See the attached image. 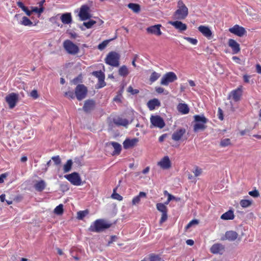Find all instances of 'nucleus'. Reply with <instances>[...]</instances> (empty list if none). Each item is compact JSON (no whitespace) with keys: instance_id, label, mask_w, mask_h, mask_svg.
<instances>
[{"instance_id":"f257e3e1","label":"nucleus","mask_w":261,"mask_h":261,"mask_svg":"<svg viewBox=\"0 0 261 261\" xmlns=\"http://www.w3.org/2000/svg\"><path fill=\"white\" fill-rule=\"evenodd\" d=\"M112 223L108 222L103 219H99L95 220L91 224L89 228V231L99 233L110 228Z\"/></svg>"},{"instance_id":"f03ea898","label":"nucleus","mask_w":261,"mask_h":261,"mask_svg":"<svg viewBox=\"0 0 261 261\" xmlns=\"http://www.w3.org/2000/svg\"><path fill=\"white\" fill-rule=\"evenodd\" d=\"M178 9L174 13L173 16L177 20L185 19L188 15V9L184 4L182 1H179L177 3Z\"/></svg>"},{"instance_id":"7ed1b4c3","label":"nucleus","mask_w":261,"mask_h":261,"mask_svg":"<svg viewBox=\"0 0 261 261\" xmlns=\"http://www.w3.org/2000/svg\"><path fill=\"white\" fill-rule=\"evenodd\" d=\"M120 55L115 51H111L107 56L105 59V63L113 67L119 66Z\"/></svg>"},{"instance_id":"20e7f679","label":"nucleus","mask_w":261,"mask_h":261,"mask_svg":"<svg viewBox=\"0 0 261 261\" xmlns=\"http://www.w3.org/2000/svg\"><path fill=\"white\" fill-rule=\"evenodd\" d=\"M75 95L77 99L81 101L86 98L88 90L83 84H78L75 88Z\"/></svg>"},{"instance_id":"39448f33","label":"nucleus","mask_w":261,"mask_h":261,"mask_svg":"<svg viewBox=\"0 0 261 261\" xmlns=\"http://www.w3.org/2000/svg\"><path fill=\"white\" fill-rule=\"evenodd\" d=\"M63 47L66 51L71 55H74L79 52V47L69 40L64 41Z\"/></svg>"},{"instance_id":"423d86ee","label":"nucleus","mask_w":261,"mask_h":261,"mask_svg":"<svg viewBox=\"0 0 261 261\" xmlns=\"http://www.w3.org/2000/svg\"><path fill=\"white\" fill-rule=\"evenodd\" d=\"M177 79L176 74L173 72H168L165 74L161 80V84L164 86H168L169 83H172Z\"/></svg>"},{"instance_id":"0eeeda50","label":"nucleus","mask_w":261,"mask_h":261,"mask_svg":"<svg viewBox=\"0 0 261 261\" xmlns=\"http://www.w3.org/2000/svg\"><path fill=\"white\" fill-rule=\"evenodd\" d=\"M64 177L74 186H80L82 184V180L79 174L77 172H73L69 174H67Z\"/></svg>"},{"instance_id":"6e6552de","label":"nucleus","mask_w":261,"mask_h":261,"mask_svg":"<svg viewBox=\"0 0 261 261\" xmlns=\"http://www.w3.org/2000/svg\"><path fill=\"white\" fill-rule=\"evenodd\" d=\"M165 203H158L156 204V209L160 212L162 213V217L160 220V223L162 224L165 222L168 219V208Z\"/></svg>"},{"instance_id":"1a4fd4ad","label":"nucleus","mask_w":261,"mask_h":261,"mask_svg":"<svg viewBox=\"0 0 261 261\" xmlns=\"http://www.w3.org/2000/svg\"><path fill=\"white\" fill-rule=\"evenodd\" d=\"M165 203H158L156 204V209L160 212L162 213V217L160 220V223L162 224L165 222L168 219V208Z\"/></svg>"},{"instance_id":"9d476101","label":"nucleus","mask_w":261,"mask_h":261,"mask_svg":"<svg viewBox=\"0 0 261 261\" xmlns=\"http://www.w3.org/2000/svg\"><path fill=\"white\" fill-rule=\"evenodd\" d=\"M90 8L87 5H82L80 8L79 13L80 20L81 21L86 20L91 18V15L89 13Z\"/></svg>"},{"instance_id":"9b49d317","label":"nucleus","mask_w":261,"mask_h":261,"mask_svg":"<svg viewBox=\"0 0 261 261\" xmlns=\"http://www.w3.org/2000/svg\"><path fill=\"white\" fill-rule=\"evenodd\" d=\"M150 122L153 126L160 128H163L165 125L163 119L159 115L151 116L150 117Z\"/></svg>"},{"instance_id":"f8f14e48","label":"nucleus","mask_w":261,"mask_h":261,"mask_svg":"<svg viewBox=\"0 0 261 261\" xmlns=\"http://www.w3.org/2000/svg\"><path fill=\"white\" fill-rule=\"evenodd\" d=\"M18 100V94L11 93L6 97V101L8 103L10 109L13 108Z\"/></svg>"},{"instance_id":"ddd939ff","label":"nucleus","mask_w":261,"mask_h":261,"mask_svg":"<svg viewBox=\"0 0 261 261\" xmlns=\"http://www.w3.org/2000/svg\"><path fill=\"white\" fill-rule=\"evenodd\" d=\"M92 75L98 79V83L97 84L98 88H101L106 86V84L105 82V75L102 71L101 70L93 71Z\"/></svg>"},{"instance_id":"4468645a","label":"nucleus","mask_w":261,"mask_h":261,"mask_svg":"<svg viewBox=\"0 0 261 261\" xmlns=\"http://www.w3.org/2000/svg\"><path fill=\"white\" fill-rule=\"evenodd\" d=\"M96 102L93 99H88L84 102L83 110L86 113H90L95 108Z\"/></svg>"},{"instance_id":"2eb2a0df","label":"nucleus","mask_w":261,"mask_h":261,"mask_svg":"<svg viewBox=\"0 0 261 261\" xmlns=\"http://www.w3.org/2000/svg\"><path fill=\"white\" fill-rule=\"evenodd\" d=\"M225 248L224 245L221 243H215L213 244L211 248L210 251L213 254H219L222 255L225 252Z\"/></svg>"},{"instance_id":"dca6fc26","label":"nucleus","mask_w":261,"mask_h":261,"mask_svg":"<svg viewBox=\"0 0 261 261\" xmlns=\"http://www.w3.org/2000/svg\"><path fill=\"white\" fill-rule=\"evenodd\" d=\"M229 31L239 37H242L246 33L245 28L238 24H236L233 27L229 28Z\"/></svg>"},{"instance_id":"f3484780","label":"nucleus","mask_w":261,"mask_h":261,"mask_svg":"<svg viewBox=\"0 0 261 261\" xmlns=\"http://www.w3.org/2000/svg\"><path fill=\"white\" fill-rule=\"evenodd\" d=\"M228 46L231 48L233 54H236L240 51V44L234 39H229L228 41Z\"/></svg>"},{"instance_id":"a211bd4d","label":"nucleus","mask_w":261,"mask_h":261,"mask_svg":"<svg viewBox=\"0 0 261 261\" xmlns=\"http://www.w3.org/2000/svg\"><path fill=\"white\" fill-rule=\"evenodd\" d=\"M161 27V24L152 25L148 27L146 29V31L148 33L154 34L156 36H160L162 35V32L160 29Z\"/></svg>"},{"instance_id":"6ab92c4d","label":"nucleus","mask_w":261,"mask_h":261,"mask_svg":"<svg viewBox=\"0 0 261 261\" xmlns=\"http://www.w3.org/2000/svg\"><path fill=\"white\" fill-rule=\"evenodd\" d=\"M198 30L207 38L209 39L212 38V32L208 27L200 25L198 28Z\"/></svg>"},{"instance_id":"aec40b11","label":"nucleus","mask_w":261,"mask_h":261,"mask_svg":"<svg viewBox=\"0 0 261 261\" xmlns=\"http://www.w3.org/2000/svg\"><path fill=\"white\" fill-rule=\"evenodd\" d=\"M138 141L139 139L136 138L132 139H126L123 143V147L125 149L133 148L137 144Z\"/></svg>"},{"instance_id":"412c9836","label":"nucleus","mask_w":261,"mask_h":261,"mask_svg":"<svg viewBox=\"0 0 261 261\" xmlns=\"http://www.w3.org/2000/svg\"><path fill=\"white\" fill-rule=\"evenodd\" d=\"M169 23L179 31H184L187 29V25L180 21H169Z\"/></svg>"},{"instance_id":"4be33fe9","label":"nucleus","mask_w":261,"mask_h":261,"mask_svg":"<svg viewBox=\"0 0 261 261\" xmlns=\"http://www.w3.org/2000/svg\"><path fill=\"white\" fill-rule=\"evenodd\" d=\"M186 130L184 128H181L174 132L172 135V139L175 141L181 139L183 135L186 133Z\"/></svg>"},{"instance_id":"5701e85b","label":"nucleus","mask_w":261,"mask_h":261,"mask_svg":"<svg viewBox=\"0 0 261 261\" xmlns=\"http://www.w3.org/2000/svg\"><path fill=\"white\" fill-rule=\"evenodd\" d=\"M238 237V234L237 232L232 230L227 231L225 234V238H222V240L225 239L229 241H234Z\"/></svg>"},{"instance_id":"b1692460","label":"nucleus","mask_w":261,"mask_h":261,"mask_svg":"<svg viewBox=\"0 0 261 261\" xmlns=\"http://www.w3.org/2000/svg\"><path fill=\"white\" fill-rule=\"evenodd\" d=\"M158 165L164 169H167L171 167V162L168 156H164L162 160L158 163Z\"/></svg>"},{"instance_id":"393cba45","label":"nucleus","mask_w":261,"mask_h":261,"mask_svg":"<svg viewBox=\"0 0 261 261\" xmlns=\"http://www.w3.org/2000/svg\"><path fill=\"white\" fill-rule=\"evenodd\" d=\"M242 95V90L240 88L237 89L233 90L229 95V97H232V99L235 101H238L240 100Z\"/></svg>"},{"instance_id":"a878e982","label":"nucleus","mask_w":261,"mask_h":261,"mask_svg":"<svg viewBox=\"0 0 261 261\" xmlns=\"http://www.w3.org/2000/svg\"><path fill=\"white\" fill-rule=\"evenodd\" d=\"M113 121L118 126H126L128 124V121L126 119H122L120 117L114 118Z\"/></svg>"},{"instance_id":"bb28decb","label":"nucleus","mask_w":261,"mask_h":261,"mask_svg":"<svg viewBox=\"0 0 261 261\" xmlns=\"http://www.w3.org/2000/svg\"><path fill=\"white\" fill-rule=\"evenodd\" d=\"M61 20L64 24H68L72 21L71 15L70 13H66L63 14L61 17Z\"/></svg>"},{"instance_id":"cd10ccee","label":"nucleus","mask_w":261,"mask_h":261,"mask_svg":"<svg viewBox=\"0 0 261 261\" xmlns=\"http://www.w3.org/2000/svg\"><path fill=\"white\" fill-rule=\"evenodd\" d=\"M161 103L160 101L156 98L150 100L147 102V106L150 110H153L156 107L160 106Z\"/></svg>"},{"instance_id":"c85d7f7f","label":"nucleus","mask_w":261,"mask_h":261,"mask_svg":"<svg viewBox=\"0 0 261 261\" xmlns=\"http://www.w3.org/2000/svg\"><path fill=\"white\" fill-rule=\"evenodd\" d=\"M110 144L114 148V151L113 152V155H118L120 153V152L122 149L121 145L116 142H111Z\"/></svg>"},{"instance_id":"c756f323","label":"nucleus","mask_w":261,"mask_h":261,"mask_svg":"<svg viewBox=\"0 0 261 261\" xmlns=\"http://www.w3.org/2000/svg\"><path fill=\"white\" fill-rule=\"evenodd\" d=\"M46 184L44 180L37 181L34 185L35 190L38 192H42L46 187Z\"/></svg>"},{"instance_id":"7c9ffc66","label":"nucleus","mask_w":261,"mask_h":261,"mask_svg":"<svg viewBox=\"0 0 261 261\" xmlns=\"http://www.w3.org/2000/svg\"><path fill=\"white\" fill-rule=\"evenodd\" d=\"M177 109L178 111L182 114H187L189 112L188 106L186 103L178 104Z\"/></svg>"},{"instance_id":"2f4dec72","label":"nucleus","mask_w":261,"mask_h":261,"mask_svg":"<svg viewBox=\"0 0 261 261\" xmlns=\"http://www.w3.org/2000/svg\"><path fill=\"white\" fill-rule=\"evenodd\" d=\"M234 217L233 212L232 210H229L221 215V219L225 220H233Z\"/></svg>"},{"instance_id":"473e14b6","label":"nucleus","mask_w":261,"mask_h":261,"mask_svg":"<svg viewBox=\"0 0 261 261\" xmlns=\"http://www.w3.org/2000/svg\"><path fill=\"white\" fill-rule=\"evenodd\" d=\"M206 123L196 122L194 125V131L197 132L199 130H204L206 128V126L205 125Z\"/></svg>"},{"instance_id":"72a5a7b5","label":"nucleus","mask_w":261,"mask_h":261,"mask_svg":"<svg viewBox=\"0 0 261 261\" xmlns=\"http://www.w3.org/2000/svg\"><path fill=\"white\" fill-rule=\"evenodd\" d=\"M146 196V194L145 192H140L139 193V194L135 197L133 200H132V204L133 205H136L138 204L140 201V199L141 197H145Z\"/></svg>"},{"instance_id":"f704fd0d","label":"nucleus","mask_w":261,"mask_h":261,"mask_svg":"<svg viewBox=\"0 0 261 261\" xmlns=\"http://www.w3.org/2000/svg\"><path fill=\"white\" fill-rule=\"evenodd\" d=\"M73 164V162L72 160L69 159L67 160L66 164L63 166V170L64 173L69 172L72 168V166Z\"/></svg>"},{"instance_id":"c9c22d12","label":"nucleus","mask_w":261,"mask_h":261,"mask_svg":"<svg viewBox=\"0 0 261 261\" xmlns=\"http://www.w3.org/2000/svg\"><path fill=\"white\" fill-rule=\"evenodd\" d=\"M195 122L207 123L208 119L206 118L203 115H196L194 116Z\"/></svg>"},{"instance_id":"e433bc0d","label":"nucleus","mask_w":261,"mask_h":261,"mask_svg":"<svg viewBox=\"0 0 261 261\" xmlns=\"http://www.w3.org/2000/svg\"><path fill=\"white\" fill-rule=\"evenodd\" d=\"M118 73L120 75L125 77L128 74L129 72L127 67L123 65L119 69Z\"/></svg>"},{"instance_id":"4c0bfd02","label":"nucleus","mask_w":261,"mask_h":261,"mask_svg":"<svg viewBox=\"0 0 261 261\" xmlns=\"http://www.w3.org/2000/svg\"><path fill=\"white\" fill-rule=\"evenodd\" d=\"M127 7L135 13H139L140 11V6L138 4L129 3L128 4Z\"/></svg>"},{"instance_id":"58836bf2","label":"nucleus","mask_w":261,"mask_h":261,"mask_svg":"<svg viewBox=\"0 0 261 261\" xmlns=\"http://www.w3.org/2000/svg\"><path fill=\"white\" fill-rule=\"evenodd\" d=\"M252 203V200L242 199L240 201V204L242 207L246 208L250 206Z\"/></svg>"},{"instance_id":"ea45409f","label":"nucleus","mask_w":261,"mask_h":261,"mask_svg":"<svg viewBox=\"0 0 261 261\" xmlns=\"http://www.w3.org/2000/svg\"><path fill=\"white\" fill-rule=\"evenodd\" d=\"M20 23L25 26H31L33 24V22L26 16H23L22 18Z\"/></svg>"},{"instance_id":"a19ab883","label":"nucleus","mask_w":261,"mask_h":261,"mask_svg":"<svg viewBox=\"0 0 261 261\" xmlns=\"http://www.w3.org/2000/svg\"><path fill=\"white\" fill-rule=\"evenodd\" d=\"M161 74L159 73L153 71L152 72L150 76L149 81L151 83H153L156 81L160 77Z\"/></svg>"},{"instance_id":"79ce46f5","label":"nucleus","mask_w":261,"mask_h":261,"mask_svg":"<svg viewBox=\"0 0 261 261\" xmlns=\"http://www.w3.org/2000/svg\"><path fill=\"white\" fill-rule=\"evenodd\" d=\"M88 210L81 211L77 212V218L79 220H83V218L88 214Z\"/></svg>"},{"instance_id":"37998d69","label":"nucleus","mask_w":261,"mask_h":261,"mask_svg":"<svg viewBox=\"0 0 261 261\" xmlns=\"http://www.w3.org/2000/svg\"><path fill=\"white\" fill-rule=\"evenodd\" d=\"M113 39H112L110 40H106L103 41L102 42H101L98 45V47H97L98 49L100 50L104 49L107 46V45L109 43V42H110V41L112 40Z\"/></svg>"},{"instance_id":"c03bdc74","label":"nucleus","mask_w":261,"mask_h":261,"mask_svg":"<svg viewBox=\"0 0 261 261\" xmlns=\"http://www.w3.org/2000/svg\"><path fill=\"white\" fill-rule=\"evenodd\" d=\"M54 213L60 215L63 213V205L62 204L58 205L54 210Z\"/></svg>"},{"instance_id":"a18cd8bd","label":"nucleus","mask_w":261,"mask_h":261,"mask_svg":"<svg viewBox=\"0 0 261 261\" xmlns=\"http://www.w3.org/2000/svg\"><path fill=\"white\" fill-rule=\"evenodd\" d=\"M230 144V140L229 139L226 138L222 139L220 143L221 147H226Z\"/></svg>"},{"instance_id":"49530a36","label":"nucleus","mask_w":261,"mask_h":261,"mask_svg":"<svg viewBox=\"0 0 261 261\" xmlns=\"http://www.w3.org/2000/svg\"><path fill=\"white\" fill-rule=\"evenodd\" d=\"M96 23V21L93 20H90L88 22H84L83 23V25L85 26L87 29L91 28Z\"/></svg>"},{"instance_id":"de8ad7c7","label":"nucleus","mask_w":261,"mask_h":261,"mask_svg":"<svg viewBox=\"0 0 261 261\" xmlns=\"http://www.w3.org/2000/svg\"><path fill=\"white\" fill-rule=\"evenodd\" d=\"M149 261H161V258L158 255L154 254L149 255Z\"/></svg>"},{"instance_id":"09e8293b","label":"nucleus","mask_w":261,"mask_h":261,"mask_svg":"<svg viewBox=\"0 0 261 261\" xmlns=\"http://www.w3.org/2000/svg\"><path fill=\"white\" fill-rule=\"evenodd\" d=\"M51 160L54 161L55 165L56 166L60 165L61 163V160L59 155L53 156Z\"/></svg>"},{"instance_id":"8fccbe9b","label":"nucleus","mask_w":261,"mask_h":261,"mask_svg":"<svg viewBox=\"0 0 261 261\" xmlns=\"http://www.w3.org/2000/svg\"><path fill=\"white\" fill-rule=\"evenodd\" d=\"M82 75L81 74H80L77 77L74 78L71 82L74 85H76L79 83L82 82Z\"/></svg>"},{"instance_id":"3c124183","label":"nucleus","mask_w":261,"mask_h":261,"mask_svg":"<svg viewBox=\"0 0 261 261\" xmlns=\"http://www.w3.org/2000/svg\"><path fill=\"white\" fill-rule=\"evenodd\" d=\"M184 39L193 45L197 44L198 42V40L195 38H192L189 37H184Z\"/></svg>"},{"instance_id":"603ef678","label":"nucleus","mask_w":261,"mask_h":261,"mask_svg":"<svg viewBox=\"0 0 261 261\" xmlns=\"http://www.w3.org/2000/svg\"><path fill=\"white\" fill-rule=\"evenodd\" d=\"M199 223L198 220L196 219H194L191 221L186 226L185 229L186 230L189 229L192 226L196 224H198Z\"/></svg>"},{"instance_id":"864d4df0","label":"nucleus","mask_w":261,"mask_h":261,"mask_svg":"<svg viewBox=\"0 0 261 261\" xmlns=\"http://www.w3.org/2000/svg\"><path fill=\"white\" fill-rule=\"evenodd\" d=\"M112 198L115 199H117L119 201H121L123 199L122 196L119 194L115 193V189L114 190V192L111 195Z\"/></svg>"},{"instance_id":"5fc2aeb1","label":"nucleus","mask_w":261,"mask_h":261,"mask_svg":"<svg viewBox=\"0 0 261 261\" xmlns=\"http://www.w3.org/2000/svg\"><path fill=\"white\" fill-rule=\"evenodd\" d=\"M64 96L71 99H74L75 97V92L71 91L65 92Z\"/></svg>"},{"instance_id":"6e6d98bb","label":"nucleus","mask_w":261,"mask_h":261,"mask_svg":"<svg viewBox=\"0 0 261 261\" xmlns=\"http://www.w3.org/2000/svg\"><path fill=\"white\" fill-rule=\"evenodd\" d=\"M44 9L43 7H40L39 8H38V7H33L32 8V13L35 12L36 13L40 14L43 12Z\"/></svg>"},{"instance_id":"4d7b16f0","label":"nucleus","mask_w":261,"mask_h":261,"mask_svg":"<svg viewBox=\"0 0 261 261\" xmlns=\"http://www.w3.org/2000/svg\"><path fill=\"white\" fill-rule=\"evenodd\" d=\"M127 91L130 93L132 95L137 94L139 92V90L134 89L132 86H129L127 88Z\"/></svg>"},{"instance_id":"13d9d810","label":"nucleus","mask_w":261,"mask_h":261,"mask_svg":"<svg viewBox=\"0 0 261 261\" xmlns=\"http://www.w3.org/2000/svg\"><path fill=\"white\" fill-rule=\"evenodd\" d=\"M249 194L253 197H258L259 196V192L257 190H254L249 192Z\"/></svg>"},{"instance_id":"bf43d9fd","label":"nucleus","mask_w":261,"mask_h":261,"mask_svg":"<svg viewBox=\"0 0 261 261\" xmlns=\"http://www.w3.org/2000/svg\"><path fill=\"white\" fill-rule=\"evenodd\" d=\"M30 96L34 99H37L39 97L37 91L36 90H32L30 93Z\"/></svg>"},{"instance_id":"052dcab7","label":"nucleus","mask_w":261,"mask_h":261,"mask_svg":"<svg viewBox=\"0 0 261 261\" xmlns=\"http://www.w3.org/2000/svg\"><path fill=\"white\" fill-rule=\"evenodd\" d=\"M218 118L220 120H223L224 119L223 111L220 108H218Z\"/></svg>"},{"instance_id":"680f3d73","label":"nucleus","mask_w":261,"mask_h":261,"mask_svg":"<svg viewBox=\"0 0 261 261\" xmlns=\"http://www.w3.org/2000/svg\"><path fill=\"white\" fill-rule=\"evenodd\" d=\"M176 197L171 194H168V199L165 202L166 204H168L170 201L175 199Z\"/></svg>"},{"instance_id":"e2e57ef3","label":"nucleus","mask_w":261,"mask_h":261,"mask_svg":"<svg viewBox=\"0 0 261 261\" xmlns=\"http://www.w3.org/2000/svg\"><path fill=\"white\" fill-rule=\"evenodd\" d=\"M202 172V170L201 169L196 167L195 171H194V173L195 176H198L201 174Z\"/></svg>"},{"instance_id":"0e129e2a","label":"nucleus","mask_w":261,"mask_h":261,"mask_svg":"<svg viewBox=\"0 0 261 261\" xmlns=\"http://www.w3.org/2000/svg\"><path fill=\"white\" fill-rule=\"evenodd\" d=\"M74 162L78 166H82V158H75Z\"/></svg>"},{"instance_id":"69168bd1","label":"nucleus","mask_w":261,"mask_h":261,"mask_svg":"<svg viewBox=\"0 0 261 261\" xmlns=\"http://www.w3.org/2000/svg\"><path fill=\"white\" fill-rule=\"evenodd\" d=\"M17 6L20 8L22 10H23L25 9V6L23 5V4L22 3V2H21V1H19L18 2H17Z\"/></svg>"},{"instance_id":"338daca9","label":"nucleus","mask_w":261,"mask_h":261,"mask_svg":"<svg viewBox=\"0 0 261 261\" xmlns=\"http://www.w3.org/2000/svg\"><path fill=\"white\" fill-rule=\"evenodd\" d=\"M117 239V237L116 236H112L111 237V240L108 242V245H109L110 244L115 241Z\"/></svg>"},{"instance_id":"774afa93","label":"nucleus","mask_w":261,"mask_h":261,"mask_svg":"<svg viewBox=\"0 0 261 261\" xmlns=\"http://www.w3.org/2000/svg\"><path fill=\"white\" fill-rule=\"evenodd\" d=\"M164 91V89L162 87H156L155 91L158 93H162Z\"/></svg>"}]
</instances>
